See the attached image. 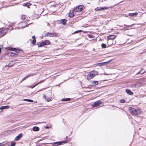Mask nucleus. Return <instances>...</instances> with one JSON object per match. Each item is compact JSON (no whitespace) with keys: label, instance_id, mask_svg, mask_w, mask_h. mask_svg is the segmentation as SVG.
I'll list each match as a JSON object with an SVG mask.
<instances>
[{"label":"nucleus","instance_id":"c85d7f7f","mask_svg":"<svg viewBox=\"0 0 146 146\" xmlns=\"http://www.w3.org/2000/svg\"><path fill=\"white\" fill-rule=\"evenodd\" d=\"M125 101L124 99H122L120 100L119 102L121 103H124L125 102Z\"/></svg>","mask_w":146,"mask_h":146},{"label":"nucleus","instance_id":"20e7f679","mask_svg":"<svg viewBox=\"0 0 146 146\" xmlns=\"http://www.w3.org/2000/svg\"><path fill=\"white\" fill-rule=\"evenodd\" d=\"M12 51L10 52H9L11 54V55L13 57L17 55L18 54V52H19V50H16V51L13 50L14 48H11Z\"/></svg>","mask_w":146,"mask_h":146},{"label":"nucleus","instance_id":"7ed1b4c3","mask_svg":"<svg viewBox=\"0 0 146 146\" xmlns=\"http://www.w3.org/2000/svg\"><path fill=\"white\" fill-rule=\"evenodd\" d=\"M98 72L96 71H92L87 76V79L89 80L93 78L95 76L98 74Z\"/></svg>","mask_w":146,"mask_h":146},{"label":"nucleus","instance_id":"2f4dec72","mask_svg":"<svg viewBox=\"0 0 146 146\" xmlns=\"http://www.w3.org/2000/svg\"><path fill=\"white\" fill-rule=\"evenodd\" d=\"M15 143L14 142H12L11 143V146H15Z\"/></svg>","mask_w":146,"mask_h":146},{"label":"nucleus","instance_id":"f03ea898","mask_svg":"<svg viewBox=\"0 0 146 146\" xmlns=\"http://www.w3.org/2000/svg\"><path fill=\"white\" fill-rule=\"evenodd\" d=\"M128 110L130 113L133 115H138L140 113V110L138 109H135L130 107L128 108Z\"/></svg>","mask_w":146,"mask_h":146},{"label":"nucleus","instance_id":"39448f33","mask_svg":"<svg viewBox=\"0 0 146 146\" xmlns=\"http://www.w3.org/2000/svg\"><path fill=\"white\" fill-rule=\"evenodd\" d=\"M49 44V41L48 40H46L45 41H44L40 43L38 45L39 47H41L43 45H47Z\"/></svg>","mask_w":146,"mask_h":146},{"label":"nucleus","instance_id":"c756f323","mask_svg":"<svg viewBox=\"0 0 146 146\" xmlns=\"http://www.w3.org/2000/svg\"><path fill=\"white\" fill-rule=\"evenodd\" d=\"M36 42V40L35 39H33L32 41L31 42L33 44H34Z\"/></svg>","mask_w":146,"mask_h":146},{"label":"nucleus","instance_id":"412c9836","mask_svg":"<svg viewBox=\"0 0 146 146\" xmlns=\"http://www.w3.org/2000/svg\"><path fill=\"white\" fill-rule=\"evenodd\" d=\"M33 131H38L39 130V128L38 127H34L33 128Z\"/></svg>","mask_w":146,"mask_h":146},{"label":"nucleus","instance_id":"473e14b6","mask_svg":"<svg viewBox=\"0 0 146 146\" xmlns=\"http://www.w3.org/2000/svg\"><path fill=\"white\" fill-rule=\"evenodd\" d=\"M24 100H26V101H27L30 102H33V101L32 100H29V99Z\"/></svg>","mask_w":146,"mask_h":146},{"label":"nucleus","instance_id":"bb28decb","mask_svg":"<svg viewBox=\"0 0 146 146\" xmlns=\"http://www.w3.org/2000/svg\"><path fill=\"white\" fill-rule=\"evenodd\" d=\"M101 46L102 48H105L106 47V45L104 43H102L101 44Z\"/></svg>","mask_w":146,"mask_h":146},{"label":"nucleus","instance_id":"aec40b11","mask_svg":"<svg viewBox=\"0 0 146 146\" xmlns=\"http://www.w3.org/2000/svg\"><path fill=\"white\" fill-rule=\"evenodd\" d=\"M44 81V80H41V81H40L39 82H38V83H37L35 85H34V86H31L30 87H31V88H33L35 87V86H36L38 84H40V83H42V82H43Z\"/></svg>","mask_w":146,"mask_h":146},{"label":"nucleus","instance_id":"393cba45","mask_svg":"<svg viewBox=\"0 0 146 146\" xmlns=\"http://www.w3.org/2000/svg\"><path fill=\"white\" fill-rule=\"evenodd\" d=\"M31 4L30 3H25L24 4L23 6H26L28 7L30 5H31Z\"/></svg>","mask_w":146,"mask_h":146},{"label":"nucleus","instance_id":"9b49d317","mask_svg":"<svg viewBox=\"0 0 146 146\" xmlns=\"http://www.w3.org/2000/svg\"><path fill=\"white\" fill-rule=\"evenodd\" d=\"M116 37V36L113 35H111L108 36V39L109 40H110V41H112Z\"/></svg>","mask_w":146,"mask_h":146},{"label":"nucleus","instance_id":"0eeeda50","mask_svg":"<svg viewBox=\"0 0 146 146\" xmlns=\"http://www.w3.org/2000/svg\"><path fill=\"white\" fill-rule=\"evenodd\" d=\"M66 140L63 141L59 142H56L53 143V145L54 146H57L61 144L62 143H66Z\"/></svg>","mask_w":146,"mask_h":146},{"label":"nucleus","instance_id":"423d86ee","mask_svg":"<svg viewBox=\"0 0 146 146\" xmlns=\"http://www.w3.org/2000/svg\"><path fill=\"white\" fill-rule=\"evenodd\" d=\"M8 30V29H6L4 30L1 31H0V37L3 36L4 35H5Z\"/></svg>","mask_w":146,"mask_h":146},{"label":"nucleus","instance_id":"dca6fc26","mask_svg":"<svg viewBox=\"0 0 146 146\" xmlns=\"http://www.w3.org/2000/svg\"><path fill=\"white\" fill-rule=\"evenodd\" d=\"M108 43H109V44H108V45L110 46H111L112 44H115V42H114L113 40H112V41H110V40H109L108 41Z\"/></svg>","mask_w":146,"mask_h":146},{"label":"nucleus","instance_id":"4c0bfd02","mask_svg":"<svg viewBox=\"0 0 146 146\" xmlns=\"http://www.w3.org/2000/svg\"><path fill=\"white\" fill-rule=\"evenodd\" d=\"M146 52V51H145V52Z\"/></svg>","mask_w":146,"mask_h":146},{"label":"nucleus","instance_id":"2eb2a0df","mask_svg":"<svg viewBox=\"0 0 146 146\" xmlns=\"http://www.w3.org/2000/svg\"><path fill=\"white\" fill-rule=\"evenodd\" d=\"M22 136V134L20 133L15 138V139L16 141H18L19 139Z\"/></svg>","mask_w":146,"mask_h":146},{"label":"nucleus","instance_id":"72a5a7b5","mask_svg":"<svg viewBox=\"0 0 146 146\" xmlns=\"http://www.w3.org/2000/svg\"><path fill=\"white\" fill-rule=\"evenodd\" d=\"M32 37L33 39H35V36H33Z\"/></svg>","mask_w":146,"mask_h":146},{"label":"nucleus","instance_id":"f3484780","mask_svg":"<svg viewBox=\"0 0 146 146\" xmlns=\"http://www.w3.org/2000/svg\"><path fill=\"white\" fill-rule=\"evenodd\" d=\"M44 97L45 100L47 101H50L52 98L51 97H48L47 96H46L45 95H44Z\"/></svg>","mask_w":146,"mask_h":146},{"label":"nucleus","instance_id":"cd10ccee","mask_svg":"<svg viewBox=\"0 0 146 146\" xmlns=\"http://www.w3.org/2000/svg\"><path fill=\"white\" fill-rule=\"evenodd\" d=\"M14 64V63H13V62H11L8 65V66H12L13 64Z\"/></svg>","mask_w":146,"mask_h":146},{"label":"nucleus","instance_id":"ddd939ff","mask_svg":"<svg viewBox=\"0 0 146 146\" xmlns=\"http://www.w3.org/2000/svg\"><path fill=\"white\" fill-rule=\"evenodd\" d=\"M126 92L127 93V94H129L130 95H132L133 94V93L130 90L128 89H127L126 90Z\"/></svg>","mask_w":146,"mask_h":146},{"label":"nucleus","instance_id":"a211bd4d","mask_svg":"<svg viewBox=\"0 0 146 146\" xmlns=\"http://www.w3.org/2000/svg\"><path fill=\"white\" fill-rule=\"evenodd\" d=\"M129 15L131 17H135L137 16L138 15V13L137 12H135L134 13H129Z\"/></svg>","mask_w":146,"mask_h":146},{"label":"nucleus","instance_id":"e433bc0d","mask_svg":"<svg viewBox=\"0 0 146 146\" xmlns=\"http://www.w3.org/2000/svg\"><path fill=\"white\" fill-rule=\"evenodd\" d=\"M47 25H49L50 26L49 24L48 23H47Z\"/></svg>","mask_w":146,"mask_h":146},{"label":"nucleus","instance_id":"f257e3e1","mask_svg":"<svg viewBox=\"0 0 146 146\" xmlns=\"http://www.w3.org/2000/svg\"><path fill=\"white\" fill-rule=\"evenodd\" d=\"M84 8V7L82 5H79L74 8L72 10H71L69 13V16L70 17H73L76 12H79L82 11Z\"/></svg>","mask_w":146,"mask_h":146},{"label":"nucleus","instance_id":"4be33fe9","mask_svg":"<svg viewBox=\"0 0 146 146\" xmlns=\"http://www.w3.org/2000/svg\"><path fill=\"white\" fill-rule=\"evenodd\" d=\"M106 63V62L99 63L96 64V65L99 66H104Z\"/></svg>","mask_w":146,"mask_h":146},{"label":"nucleus","instance_id":"7c9ffc66","mask_svg":"<svg viewBox=\"0 0 146 146\" xmlns=\"http://www.w3.org/2000/svg\"><path fill=\"white\" fill-rule=\"evenodd\" d=\"M26 17V16L25 15H22L21 16V19H25V18Z\"/></svg>","mask_w":146,"mask_h":146},{"label":"nucleus","instance_id":"5701e85b","mask_svg":"<svg viewBox=\"0 0 146 146\" xmlns=\"http://www.w3.org/2000/svg\"><path fill=\"white\" fill-rule=\"evenodd\" d=\"M60 23L64 24L66 22V20L65 19H62L60 21Z\"/></svg>","mask_w":146,"mask_h":146},{"label":"nucleus","instance_id":"b1692460","mask_svg":"<svg viewBox=\"0 0 146 146\" xmlns=\"http://www.w3.org/2000/svg\"><path fill=\"white\" fill-rule=\"evenodd\" d=\"M70 98H63L61 100L62 101H70Z\"/></svg>","mask_w":146,"mask_h":146},{"label":"nucleus","instance_id":"6e6552de","mask_svg":"<svg viewBox=\"0 0 146 146\" xmlns=\"http://www.w3.org/2000/svg\"><path fill=\"white\" fill-rule=\"evenodd\" d=\"M109 7H97L95 9V10L96 11H99L101 10H103L106 9H108Z\"/></svg>","mask_w":146,"mask_h":146},{"label":"nucleus","instance_id":"c9c22d12","mask_svg":"<svg viewBox=\"0 0 146 146\" xmlns=\"http://www.w3.org/2000/svg\"><path fill=\"white\" fill-rule=\"evenodd\" d=\"M46 128V129H47V128H49V127L48 126H46V127H45Z\"/></svg>","mask_w":146,"mask_h":146},{"label":"nucleus","instance_id":"9d476101","mask_svg":"<svg viewBox=\"0 0 146 146\" xmlns=\"http://www.w3.org/2000/svg\"><path fill=\"white\" fill-rule=\"evenodd\" d=\"M46 36H49L50 37H55L56 36V34L55 33H46Z\"/></svg>","mask_w":146,"mask_h":146},{"label":"nucleus","instance_id":"a878e982","mask_svg":"<svg viewBox=\"0 0 146 146\" xmlns=\"http://www.w3.org/2000/svg\"><path fill=\"white\" fill-rule=\"evenodd\" d=\"M143 69V68H141V71H140L137 73L136 75H138L139 74H143L145 72V71L144 72H143L142 73L141 72V70Z\"/></svg>","mask_w":146,"mask_h":146},{"label":"nucleus","instance_id":"4468645a","mask_svg":"<svg viewBox=\"0 0 146 146\" xmlns=\"http://www.w3.org/2000/svg\"><path fill=\"white\" fill-rule=\"evenodd\" d=\"M9 108V106H1L0 108V110H3L4 109H7ZM2 110L0 111V112H1Z\"/></svg>","mask_w":146,"mask_h":146},{"label":"nucleus","instance_id":"6ab92c4d","mask_svg":"<svg viewBox=\"0 0 146 146\" xmlns=\"http://www.w3.org/2000/svg\"><path fill=\"white\" fill-rule=\"evenodd\" d=\"M91 84L92 85L94 86L98 85V81H93L92 82Z\"/></svg>","mask_w":146,"mask_h":146},{"label":"nucleus","instance_id":"f8f14e48","mask_svg":"<svg viewBox=\"0 0 146 146\" xmlns=\"http://www.w3.org/2000/svg\"><path fill=\"white\" fill-rule=\"evenodd\" d=\"M36 73H31L30 74H29L27 76L23 78V80H25L28 77H29L31 76H34L36 75Z\"/></svg>","mask_w":146,"mask_h":146},{"label":"nucleus","instance_id":"1a4fd4ad","mask_svg":"<svg viewBox=\"0 0 146 146\" xmlns=\"http://www.w3.org/2000/svg\"><path fill=\"white\" fill-rule=\"evenodd\" d=\"M102 104L100 100L94 102V104L93 105V107H96L99 106L100 104Z\"/></svg>","mask_w":146,"mask_h":146},{"label":"nucleus","instance_id":"f704fd0d","mask_svg":"<svg viewBox=\"0 0 146 146\" xmlns=\"http://www.w3.org/2000/svg\"><path fill=\"white\" fill-rule=\"evenodd\" d=\"M79 32H80V31H75V32H74V33H79Z\"/></svg>","mask_w":146,"mask_h":146}]
</instances>
